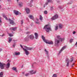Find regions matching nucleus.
Masks as SVG:
<instances>
[{"mask_svg": "<svg viewBox=\"0 0 77 77\" xmlns=\"http://www.w3.org/2000/svg\"><path fill=\"white\" fill-rule=\"evenodd\" d=\"M25 9L26 12L27 14H29L30 13V9L29 8H25Z\"/></svg>", "mask_w": 77, "mask_h": 77, "instance_id": "obj_11", "label": "nucleus"}, {"mask_svg": "<svg viewBox=\"0 0 77 77\" xmlns=\"http://www.w3.org/2000/svg\"><path fill=\"white\" fill-rule=\"evenodd\" d=\"M19 14H21V13H20Z\"/></svg>", "mask_w": 77, "mask_h": 77, "instance_id": "obj_58", "label": "nucleus"}, {"mask_svg": "<svg viewBox=\"0 0 77 77\" xmlns=\"http://www.w3.org/2000/svg\"><path fill=\"white\" fill-rule=\"evenodd\" d=\"M57 39L55 40V45L56 46H58L60 41L62 42L63 40V39L61 38L59 35L57 36Z\"/></svg>", "mask_w": 77, "mask_h": 77, "instance_id": "obj_1", "label": "nucleus"}, {"mask_svg": "<svg viewBox=\"0 0 77 77\" xmlns=\"http://www.w3.org/2000/svg\"><path fill=\"white\" fill-rule=\"evenodd\" d=\"M17 1V2L18 3V1H19V0H16Z\"/></svg>", "mask_w": 77, "mask_h": 77, "instance_id": "obj_53", "label": "nucleus"}, {"mask_svg": "<svg viewBox=\"0 0 77 77\" xmlns=\"http://www.w3.org/2000/svg\"><path fill=\"white\" fill-rule=\"evenodd\" d=\"M1 7V5H0V9Z\"/></svg>", "mask_w": 77, "mask_h": 77, "instance_id": "obj_59", "label": "nucleus"}, {"mask_svg": "<svg viewBox=\"0 0 77 77\" xmlns=\"http://www.w3.org/2000/svg\"><path fill=\"white\" fill-rule=\"evenodd\" d=\"M33 2V0H31V1L30 2H31V3H32V2Z\"/></svg>", "mask_w": 77, "mask_h": 77, "instance_id": "obj_47", "label": "nucleus"}, {"mask_svg": "<svg viewBox=\"0 0 77 77\" xmlns=\"http://www.w3.org/2000/svg\"><path fill=\"white\" fill-rule=\"evenodd\" d=\"M36 72V71H35L34 72H33V70H32L30 71V74H35Z\"/></svg>", "mask_w": 77, "mask_h": 77, "instance_id": "obj_15", "label": "nucleus"}, {"mask_svg": "<svg viewBox=\"0 0 77 77\" xmlns=\"http://www.w3.org/2000/svg\"><path fill=\"white\" fill-rule=\"evenodd\" d=\"M9 60H8L7 62H9Z\"/></svg>", "mask_w": 77, "mask_h": 77, "instance_id": "obj_55", "label": "nucleus"}, {"mask_svg": "<svg viewBox=\"0 0 77 77\" xmlns=\"http://www.w3.org/2000/svg\"><path fill=\"white\" fill-rule=\"evenodd\" d=\"M7 1H8V2H10V1H11V0H7Z\"/></svg>", "mask_w": 77, "mask_h": 77, "instance_id": "obj_54", "label": "nucleus"}, {"mask_svg": "<svg viewBox=\"0 0 77 77\" xmlns=\"http://www.w3.org/2000/svg\"><path fill=\"white\" fill-rule=\"evenodd\" d=\"M3 17L4 18H5L6 20H8V18H7V17H6V16H5V14H3Z\"/></svg>", "mask_w": 77, "mask_h": 77, "instance_id": "obj_26", "label": "nucleus"}, {"mask_svg": "<svg viewBox=\"0 0 77 77\" xmlns=\"http://www.w3.org/2000/svg\"><path fill=\"white\" fill-rule=\"evenodd\" d=\"M43 18V17H42L41 15H40V18H39V20H41V21H42V19Z\"/></svg>", "mask_w": 77, "mask_h": 77, "instance_id": "obj_28", "label": "nucleus"}, {"mask_svg": "<svg viewBox=\"0 0 77 77\" xmlns=\"http://www.w3.org/2000/svg\"><path fill=\"white\" fill-rule=\"evenodd\" d=\"M15 44L14 43V44L13 45V47H14V48H15Z\"/></svg>", "mask_w": 77, "mask_h": 77, "instance_id": "obj_45", "label": "nucleus"}, {"mask_svg": "<svg viewBox=\"0 0 77 77\" xmlns=\"http://www.w3.org/2000/svg\"><path fill=\"white\" fill-rule=\"evenodd\" d=\"M23 2H20L19 4V6L20 7H21L22 6H23Z\"/></svg>", "mask_w": 77, "mask_h": 77, "instance_id": "obj_21", "label": "nucleus"}, {"mask_svg": "<svg viewBox=\"0 0 77 77\" xmlns=\"http://www.w3.org/2000/svg\"><path fill=\"white\" fill-rule=\"evenodd\" d=\"M20 46L23 49V46H22V45H20Z\"/></svg>", "mask_w": 77, "mask_h": 77, "instance_id": "obj_44", "label": "nucleus"}, {"mask_svg": "<svg viewBox=\"0 0 77 77\" xmlns=\"http://www.w3.org/2000/svg\"><path fill=\"white\" fill-rule=\"evenodd\" d=\"M5 36V34H3L2 35V36Z\"/></svg>", "mask_w": 77, "mask_h": 77, "instance_id": "obj_52", "label": "nucleus"}, {"mask_svg": "<svg viewBox=\"0 0 77 77\" xmlns=\"http://www.w3.org/2000/svg\"><path fill=\"white\" fill-rule=\"evenodd\" d=\"M12 69L14 71H15L16 72H17V68L13 67L12 68Z\"/></svg>", "mask_w": 77, "mask_h": 77, "instance_id": "obj_19", "label": "nucleus"}, {"mask_svg": "<svg viewBox=\"0 0 77 77\" xmlns=\"http://www.w3.org/2000/svg\"><path fill=\"white\" fill-rule=\"evenodd\" d=\"M23 20H21V24H23Z\"/></svg>", "mask_w": 77, "mask_h": 77, "instance_id": "obj_39", "label": "nucleus"}, {"mask_svg": "<svg viewBox=\"0 0 77 77\" xmlns=\"http://www.w3.org/2000/svg\"><path fill=\"white\" fill-rule=\"evenodd\" d=\"M30 7H32V5H30Z\"/></svg>", "mask_w": 77, "mask_h": 77, "instance_id": "obj_57", "label": "nucleus"}, {"mask_svg": "<svg viewBox=\"0 0 77 77\" xmlns=\"http://www.w3.org/2000/svg\"><path fill=\"white\" fill-rule=\"evenodd\" d=\"M45 4H46V5H48V2H46Z\"/></svg>", "mask_w": 77, "mask_h": 77, "instance_id": "obj_43", "label": "nucleus"}, {"mask_svg": "<svg viewBox=\"0 0 77 77\" xmlns=\"http://www.w3.org/2000/svg\"><path fill=\"white\" fill-rule=\"evenodd\" d=\"M35 39H37L38 38V33H37L35 32Z\"/></svg>", "mask_w": 77, "mask_h": 77, "instance_id": "obj_16", "label": "nucleus"}, {"mask_svg": "<svg viewBox=\"0 0 77 77\" xmlns=\"http://www.w3.org/2000/svg\"><path fill=\"white\" fill-rule=\"evenodd\" d=\"M2 17L0 16V23H2Z\"/></svg>", "mask_w": 77, "mask_h": 77, "instance_id": "obj_37", "label": "nucleus"}, {"mask_svg": "<svg viewBox=\"0 0 77 77\" xmlns=\"http://www.w3.org/2000/svg\"><path fill=\"white\" fill-rule=\"evenodd\" d=\"M66 48V46H64L61 49L60 51H59V53L58 54H60V53H61V52L63 50H64V49Z\"/></svg>", "mask_w": 77, "mask_h": 77, "instance_id": "obj_12", "label": "nucleus"}, {"mask_svg": "<svg viewBox=\"0 0 77 77\" xmlns=\"http://www.w3.org/2000/svg\"><path fill=\"white\" fill-rule=\"evenodd\" d=\"M3 72H1L0 73V77H3Z\"/></svg>", "mask_w": 77, "mask_h": 77, "instance_id": "obj_22", "label": "nucleus"}, {"mask_svg": "<svg viewBox=\"0 0 77 77\" xmlns=\"http://www.w3.org/2000/svg\"><path fill=\"white\" fill-rule=\"evenodd\" d=\"M47 1L48 3H52V0H47Z\"/></svg>", "mask_w": 77, "mask_h": 77, "instance_id": "obj_29", "label": "nucleus"}, {"mask_svg": "<svg viewBox=\"0 0 77 77\" xmlns=\"http://www.w3.org/2000/svg\"><path fill=\"white\" fill-rule=\"evenodd\" d=\"M48 25H45L44 27L43 28V29H45V31L47 32H49L50 31H51V27L48 28Z\"/></svg>", "mask_w": 77, "mask_h": 77, "instance_id": "obj_5", "label": "nucleus"}, {"mask_svg": "<svg viewBox=\"0 0 77 77\" xmlns=\"http://www.w3.org/2000/svg\"><path fill=\"white\" fill-rule=\"evenodd\" d=\"M59 29H62V28L63 27V25L61 24H59Z\"/></svg>", "mask_w": 77, "mask_h": 77, "instance_id": "obj_18", "label": "nucleus"}, {"mask_svg": "<svg viewBox=\"0 0 77 77\" xmlns=\"http://www.w3.org/2000/svg\"><path fill=\"white\" fill-rule=\"evenodd\" d=\"M74 63H73L71 65V67H74Z\"/></svg>", "mask_w": 77, "mask_h": 77, "instance_id": "obj_36", "label": "nucleus"}, {"mask_svg": "<svg viewBox=\"0 0 77 77\" xmlns=\"http://www.w3.org/2000/svg\"><path fill=\"white\" fill-rule=\"evenodd\" d=\"M24 47L25 48H26V50H32V48H29V47H27V46H24Z\"/></svg>", "mask_w": 77, "mask_h": 77, "instance_id": "obj_17", "label": "nucleus"}, {"mask_svg": "<svg viewBox=\"0 0 77 77\" xmlns=\"http://www.w3.org/2000/svg\"><path fill=\"white\" fill-rule=\"evenodd\" d=\"M45 51L46 54H47V55H48L47 57L48 58H49V56L48 55V52L47 51L46 49H45Z\"/></svg>", "mask_w": 77, "mask_h": 77, "instance_id": "obj_20", "label": "nucleus"}, {"mask_svg": "<svg viewBox=\"0 0 77 77\" xmlns=\"http://www.w3.org/2000/svg\"><path fill=\"white\" fill-rule=\"evenodd\" d=\"M45 5H44V8H45Z\"/></svg>", "mask_w": 77, "mask_h": 77, "instance_id": "obj_56", "label": "nucleus"}, {"mask_svg": "<svg viewBox=\"0 0 77 77\" xmlns=\"http://www.w3.org/2000/svg\"><path fill=\"white\" fill-rule=\"evenodd\" d=\"M8 40H9V41H8V42H9V43H10L11 42V41H12V38L11 37H9Z\"/></svg>", "mask_w": 77, "mask_h": 77, "instance_id": "obj_24", "label": "nucleus"}, {"mask_svg": "<svg viewBox=\"0 0 77 77\" xmlns=\"http://www.w3.org/2000/svg\"><path fill=\"white\" fill-rule=\"evenodd\" d=\"M72 1H71V2H69L68 3V4H72Z\"/></svg>", "mask_w": 77, "mask_h": 77, "instance_id": "obj_35", "label": "nucleus"}, {"mask_svg": "<svg viewBox=\"0 0 77 77\" xmlns=\"http://www.w3.org/2000/svg\"><path fill=\"white\" fill-rule=\"evenodd\" d=\"M8 35L9 36H13V34H12V33H8Z\"/></svg>", "mask_w": 77, "mask_h": 77, "instance_id": "obj_33", "label": "nucleus"}, {"mask_svg": "<svg viewBox=\"0 0 77 77\" xmlns=\"http://www.w3.org/2000/svg\"><path fill=\"white\" fill-rule=\"evenodd\" d=\"M14 13L16 15H18L19 14V12L18 11H17V10H14Z\"/></svg>", "mask_w": 77, "mask_h": 77, "instance_id": "obj_14", "label": "nucleus"}, {"mask_svg": "<svg viewBox=\"0 0 77 77\" xmlns=\"http://www.w3.org/2000/svg\"><path fill=\"white\" fill-rule=\"evenodd\" d=\"M15 54L16 55H20V52H15Z\"/></svg>", "mask_w": 77, "mask_h": 77, "instance_id": "obj_27", "label": "nucleus"}, {"mask_svg": "<svg viewBox=\"0 0 77 77\" xmlns=\"http://www.w3.org/2000/svg\"><path fill=\"white\" fill-rule=\"evenodd\" d=\"M33 25V23H32L31 24V26H32Z\"/></svg>", "mask_w": 77, "mask_h": 77, "instance_id": "obj_48", "label": "nucleus"}, {"mask_svg": "<svg viewBox=\"0 0 77 77\" xmlns=\"http://www.w3.org/2000/svg\"><path fill=\"white\" fill-rule=\"evenodd\" d=\"M58 18V15H57V14H55L53 17L51 18V20L52 21H53V20H56V19H57Z\"/></svg>", "mask_w": 77, "mask_h": 77, "instance_id": "obj_6", "label": "nucleus"}, {"mask_svg": "<svg viewBox=\"0 0 77 77\" xmlns=\"http://www.w3.org/2000/svg\"><path fill=\"white\" fill-rule=\"evenodd\" d=\"M74 60L73 57L70 59V60H69V59L67 58L66 60V63H67L66 66H69V63H72Z\"/></svg>", "mask_w": 77, "mask_h": 77, "instance_id": "obj_4", "label": "nucleus"}, {"mask_svg": "<svg viewBox=\"0 0 77 77\" xmlns=\"http://www.w3.org/2000/svg\"><path fill=\"white\" fill-rule=\"evenodd\" d=\"M3 72H1L0 73V77H3Z\"/></svg>", "mask_w": 77, "mask_h": 77, "instance_id": "obj_23", "label": "nucleus"}, {"mask_svg": "<svg viewBox=\"0 0 77 77\" xmlns=\"http://www.w3.org/2000/svg\"><path fill=\"white\" fill-rule=\"evenodd\" d=\"M35 24H40V23H39V22L38 21H35Z\"/></svg>", "mask_w": 77, "mask_h": 77, "instance_id": "obj_30", "label": "nucleus"}, {"mask_svg": "<svg viewBox=\"0 0 77 77\" xmlns=\"http://www.w3.org/2000/svg\"><path fill=\"white\" fill-rule=\"evenodd\" d=\"M58 29V26L57 25L56 26L55 28V30H57Z\"/></svg>", "mask_w": 77, "mask_h": 77, "instance_id": "obj_32", "label": "nucleus"}, {"mask_svg": "<svg viewBox=\"0 0 77 77\" xmlns=\"http://www.w3.org/2000/svg\"><path fill=\"white\" fill-rule=\"evenodd\" d=\"M51 11H53V7H51Z\"/></svg>", "mask_w": 77, "mask_h": 77, "instance_id": "obj_41", "label": "nucleus"}, {"mask_svg": "<svg viewBox=\"0 0 77 77\" xmlns=\"http://www.w3.org/2000/svg\"><path fill=\"white\" fill-rule=\"evenodd\" d=\"M59 8L60 9H63V6H59Z\"/></svg>", "mask_w": 77, "mask_h": 77, "instance_id": "obj_31", "label": "nucleus"}, {"mask_svg": "<svg viewBox=\"0 0 77 77\" xmlns=\"http://www.w3.org/2000/svg\"><path fill=\"white\" fill-rule=\"evenodd\" d=\"M12 19L13 20H11V19H9L8 20L9 21L10 23L11 24L14 25V21L13 20H14V18H12Z\"/></svg>", "mask_w": 77, "mask_h": 77, "instance_id": "obj_7", "label": "nucleus"}, {"mask_svg": "<svg viewBox=\"0 0 77 77\" xmlns=\"http://www.w3.org/2000/svg\"><path fill=\"white\" fill-rule=\"evenodd\" d=\"M29 32H26V34H29Z\"/></svg>", "mask_w": 77, "mask_h": 77, "instance_id": "obj_50", "label": "nucleus"}, {"mask_svg": "<svg viewBox=\"0 0 77 77\" xmlns=\"http://www.w3.org/2000/svg\"><path fill=\"white\" fill-rule=\"evenodd\" d=\"M6 66V68H9L10 66V63H8L6 65L5 64L3 63H1L0 62V67L1 69H3L4 67Z\"/></svg>", "mask_w": 77, "mask_h": 77, "instance_id": "obj_2", "label": "nucleus"}, {"mask_svg": "<svg viewBox=\"0 0 77 77\" xmlns=\"http://www.w3.org/2000/svg\"><path fill=\"white\" fill-rule=\"evenodd\" d=\"M42 39L44 42L46 44H48L50 45H52L53 44V42L52 41L49 42L48 41V40H46L45 39V37H44V36L42 35Z\"/></svg>", "mask_w": 77, "mask_h": 77, "instance_id": "obj_3", "label": "nucleus"}, {"mask_svg": "<svg viewBox=\"0 0 77 77\" xmlns=\"http://www.w3.org/2000/svg\"><path fill=\"white\" fill-rule=\"evenodd\" d=\"M29 36L28 35L26 36V38H25L24 39V41H25L26 42H28V41H29Z\"/></svg>", "mask_w": 77, "mask_h": 77, "instance_id": "obj_9", "label": "nucleus"}, {"mask_svg": "<svg viewBox=\"0 0 77 77\" xmlns=\"http://www.w3.org/2000/svg\"><path fill=\"white\" fill-rule=\"evenodd\" d=\"M72 41H73V39H71L70 40V42H72Z\"/></svg>", "mask_w": 77, "mask_h": 77, "instance_id": "obj_40", "label": "nucleus"}, {"mask_svg": "<svg viewBox=\"0 0 77 77\" xmlns=\"http://www.w3.org/2000/svg\"><path fill=\"white\" fill-rule=\"evenodd\" d=\"M17 27H12L10 29L11 30H13V31H15L17 30Z\"/></svg>", "mask_w": 77, "mask_h": 77, "instance_id": "obj_13", "label": "nucleus"}, {"mask_svg": "<svg viewBox=\"0 0 77 77\" xmlns=\"http://www.w3.org/2000/svg\"><path fill=\"white\" fill-rule=\"evenodd\" d=\"M28 37H29V39H31V40H33V39L35 38V37H34V35L32 34L31 35H28Z\"/></svg>", "mask_w": 77, "mask_h": 77, "instance_id": "obj_8", "label": "nucleus"}, {"mask_svg": "<svg viewBox=\"0 0 77 77\" xmlns=\"http://www.w3.org/2000/svg\"><path fill=\"white\" fill-rule=\"evenodd\" d=\"M75 32L74 31V32H73V34H75Z\"/></svg>", "mask_w": 77, "mask_h": 77, "instance_id": "obj_51", "label": "nucleus"}, {"mask_svg": "<svg viewBox=\"0 0 77 77\" xmlns=\"http://www.w3.org/2000/svg\"><path fill=\"white\" fill-rule=\"evenodd\" d=\"M29 18L32 20L33 19V16L32 15H30L29 17Z\"/></svg>", "mask_w": 77, "mask_h": 77, "instance_id": "obj_25", "label": "nucleus"}, {"mask_svg": "<svg viewBox=\"0 0 77 77\" xmlns=\"http://www.w3.org/2000/svg\"><path fill=\"white\" fill-rule=\"evenodd\" d=\"M52 77H57V75L56 74H54Z\"/></svg>", "mask_w": 77, "mask_h": 77, "instance_id": "obj_34", "label": "nucleus"}, {"mask_svg": "<svg viewBox=\"0 0 77 77\" xmlns=\"http://www.w3.org/2000/svg\"><path fill=\"white\" fill-rule=\"evenodd\" d=\"M23 50L25 51V52L26 54L28 56L29 54V52L26 49H24V48H23Z\"/></svg>", "mask_w": 77, "mask_h": 77, "instance_id": "obj_10", "label": "nucleus"}, {"mask_svg": "<svg viewBox=\"0 0 77 77\" xmlns=\"http://www.w3.org/2000/svg\"><path fill=\"white\" fill-rule=\"evenodd\" d=\"M29 75V73H27L25 75V76H28V75Z\"/></svg>", "mask_w": 77, "mask_h": 77, "instance_id": "obj_42", "label": "nucleus"}, {"mask_svg": "<svg viewBox=\"0 0 77 77\" xmlns=\"http://www.w3.org/2000/svg\"><path fill=\"white\" fill-rule=\"evenodd\" d=\"M44 13L45 14H47V11H45L44 12Z\"/></svg>", "mask_w": 77, "mask_h": 77, "instance_id": "obj_38", "label": "nucleus"}, {"mask_svg": "<svg viewBox=\"0 0 77 77\" xmlns=\"http://www.w3.org/2000/svg\"><path fill=\"white\" fill-rule=\"evenodd\" d=\"M35 21H39V19H38V18H36L35 19Z\"/></svg>", "mask_w": 77, "mask_h": 77, "instance_id": "obj_46", "label": "nucleus"}, {"mask_svg": "<svg viewBox=\"0 0 77 77\" xmlns=\"http://www.w3.org/2000/svg\"><path fill=\"white\" fill-rule=\"evenodd\" d=\"M2 51V49L0 48V52H1V51Z\"/></svg>", "mask_w": 77, "mask_h": 77, "instance_id": "obj_49", "label": "nucleus"}]
</instances>
